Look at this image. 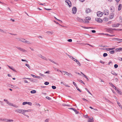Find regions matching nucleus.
Returning <instances> with one entry per match:
<instances>
[{
    "label": "nucleus",
    "mask_w": 122,
    "mask_h": 122,
    "mask_svg": "<svg viewBox=\"0 0 122 122\" xmlns=\"http://www.w3.org/2000/svg\"><path fill=\"white\" fill-rule=\"evenodd\" d=\"M67 41L69 42H71L72 41V40L71 39H68Z\"/></svg>",
    "instance_id": "51"
},
{
    "label": "nucleus",
    "mask_w": 122,
    "mask_h": 122,
    "mask_svg": "<svg viewBox=\"0 0 122 122\" xmlns=\"http://www.w3.org/2000/svg\"><path fill=\"white\" fill-rule=\"evenodd\" d=\"M49 84V83L48 82H47V81H46V82H45V83H44V84L46 85H48Z\"/></svg>",
    "instance_id": "42"
},
{
    "label": "nucleus",
    "mask_w": 122,
    "mask_h": 122,
    "mask_svg": "<svg viewBox=\"0 0 122 122\" xmlns=\"http://www.w3.org/2000/svg\"><path fill=\"white\" fill-rule=\"evenodd\" d=\"M25 66H27L29 69H30V66L29 65V64H25Z\"/></svg>",
    "instance_id": "31"
},
{
    "label": "nucleus",
    "mask_w": 122,
    "mask_h": 122,
    "mask_svg": "<svg viewBox=\"0 0 122 122\" xmlns=\"http://www.w3.org/2000/svg\"><path fill=\"white\" fill-rule=\"evenodd\" d=\"M52 88L53 89H55L56 88V87L55 86H52Z\"/></svg>",
    "instance_id": "44"
},
{
    "label": "nucleus",
    "mask_w": 122,
    "mask_h": 122,
    "mask_svg": "<svg viewBox=\"0 0 122 122\" xmlns=\"http://www.w3.org/2000/svg\"><path fill=\"white\" fill-rule=\"evenodd\" d=\"M113 17V15H112L110 17V18L111 19H112Z\"/></svg>",
    "instance_id": "56"
},
{
    "label": "nucleus",
    "mask_w": 122,
    "mask_h": 122,
    "mask_svg": "<svg viewBox=\"0 0 122 122\" xmlns=\"http://www.w3.org/2000/svg\"><path fill=\"white\" fill-rule=\"evenodd\" d=\"M68 56H69V57L70 58H71V59H72V60L73 59V58H74L73 57H72V56H70L69 55H68Z\"/></svg>",
    "instance_id": "53"
},
{
    "label": "nucleus",
    "mask_w": 122,
    "mask_h": 122,
    "mask_svg": "<svg viewBox=\"0 0 122 122\" xmlns=\"http://www.w3.org/2000/svg\"><path fill=\"white\" fill-rule=\"evenodd\" d=\"M26 40H25V39L24 38H21V41L22 42L24 43H25V42H26Z\"/></svg>",
    "instance_id": "19"
},
{
    "label": "nucleus",
    "mask_w": 122,
    "mask_h": 122,
    "mask_svg": "<svg viewBox=\"0 0 122 122\" xmlns=\"http://www.w3.org/2000/svg\"><path fill=\"white\" fill-rule=\"evenodd\" d=\"M4 101H5V102H6V103L8 104V102H9L7 100H6V99H4Z\"/></svg>",
    "instance_id": "49"
},
{
    "label": "nucleus",
    "mask_w": 122,
    "mask_h": 122,
    "mask_svg": "<svg viewBox=\"0 0 122 122\" xmlns=\"http://www.w3.org/2000/svg\"><path fill=\"white\" fill-rule=\"evenodd\" d=\"M31 75L33 76L34 78H36V76H35L33 74H31Z\"/></svg>",
    "instance_id": "47"
},
{
    "label": "nucleus",
    "mask_w": 122,
    "mask_h": 122,
    "mask_svg": "<svg viewBox=\"0 0 122 122\" xmlns=\"http://www.w3.org/2000/svg\"><path fill=\"white\" fill-rule=\"evenodd\" d=\"M115 50L117 51H120L122 50V48H118L116 49Z\"/></svg>",
    "instance_id": "13"
},
{
    "label": "nucleus",
    "mask_w": 122,
    "mask_h": 122,
    "mask_svg": "<svg viewBox=\"0 0 122 122\" xmlns=\"http://www.w3.org/2000/svg\"><path fill=\"white\" fill-rule=\"evenodd\" d=\"M16 47L17 49H19V50H20V51H21L22 49V48H21L20 47Z\"/></svg>",
    "instance_id": "39"
},
{
    "label": "nucleus",
    "mask_w": 122,
    "mask_h": 122,
    "mask_svg": "<svg viewBox=\"0 0 122 122\" xmlns=\"http://www.w3.org/2000/svg\"><path fill=\"white\" fill-rule=\"evenodd\" d=\"M91 9H86V12L87 13H88L91 12Z\"/></svg>",
    "instance_id": "15"
},
{
    "label": "nucleus",
    "mask_w": 122,
    "mask_h": 122,
    "mask_svg": "<svg viewBox=\"0 0 122 122\" xmlns=\"http://www.w3.org/2000/svg\"><path fill=\"white\" fill-rule=\"evenodd\" d=\"M84 117H85V118H89L88 116L87 115H84Z\"/></svg>",
    "instance_id": "60"
},
{
    "label": "nucleus",
    "mask_w": 122,
    "mask_h": 122,
    "mask_svg": "<svg viewBox=\"0 0 122 122\" xmlns=\"http://www.w3.org/2000/svg\"><path fill=\"white\" fill-rule=\"evenodd\" d=\"M21 51H22L23 52H26L27 51L26 50L23 49H22Z\"/></svg>",
    "instance_id": "52"
},
{
    "label": "nucleus",
    "mask_w": 122,
    "mask_h": 122,
    "mask_svg": "<svg viewBox=\"0 0 122 122\" xmlns=\"http://www.w3.org/2000/svg\"><path fill=\"white\" fill-rule=\"evenodd\" d=\"M77 10L76 7H74L72 9V11L73 14H75Z\"/></svg>",
    "instance_id": "3"
},
{
    "label": "nucleus",
    "mask_w": 122,
    "mask_h": 122,
    "mask_svg": "<svg viewBox=\"0 0 122 122\" xmlns=\"http://www.w3.org/2000/svg\"><path fill=\"white\" fill-rule=\"evenodd\" d=\"M115 52V51H109V53L111 54H113Z\"/></svg>",
    "instance_id": "32"
},
{
    "label": "nucleus",
    "mask_w": 122,
    "mask_h": 122,
    "mask_svg": "<svg viewBox=\"0 0 122 122\" xmlns=\"http://www.w3.org/2000/svg\"><path fill=\"white\" fill-rule=\"evenodd\" d=\"M100 62L101 63H102V64H104V62H103L102 61H100Z\"/></svg>",
    "instance_id": "59"
},
{
    "label": "nucleus",
    "mask_w": 122,
    "mask_h": 122,
    "mask_svg": "<svg viewBox=\"0 0 122 122\" xmlns=\"http://www.w3.org/2000/svg\"><path fill=\"white\" fill-rule=\"evenodd\" d=\"M34 80V79H31V80H30V81H31L34 82L35 81Z\"/></svg>",
    "instance_id": "61"
},
{
    "label": "nucleus",
    "mask_w": 122,
    "mask_h": 122,
    "mask_svg": "<svg viewBox=\"0 0 122 122\" xmlns=\"http://www.w3.org/2000/svg\"><path fill=\"white\" fill-rule=\"evenodd\" d=\"M4 121L5 122H13V120L12 119H4Z\"/></svg>",
    "instance_id": "7"
},
{
    "label": "nucleus",
    "mask_w": 122,
    "mask_h": 122,
    "mask_svg": "<svg viewBox=\"0 0 122 122\" xmlns=\"http://www.w3.org/2000/svg\"><path fill=\"white\" fill-rule=\"evenodd\" d=\"M84 22H85V23H88L89 22V21H88L87 20H86V19H85L84 20Z\"/></svg>",
    "instance_id": "37"
},
{
    "label": "nucleus",
    "mask_w": 122,
    "mask_h": 122,
    "mask_svg": "<svg viewBox=\"0 0 122 122\" xmlns=\"http://www.w3.org/2000/svg\"><path fill=\"white\" fill-rule=\"evenodd\" d=\"M76 62L77 63V64L80 66H81V63H80V62L78 60H76Z\"/></svg>",
    "instance_id": "26"
},
{
    "label": "nucleus",
    "mask_w": 122,
    "mask_h": 122,
    "mask_svg": "<svg viewBox=\"0 0 122 122\" xmlns=\"http://www.w3.org/2000/svg\"><path fill=\"white\" fill-rule=\"evenodd\" d=\"M76 87V89H77V90L78 91L80 92H81V91L79 89V88H78V87L77 86Z\"/></svg>",
    "instance_id": "40"
},
{
    "label": "nucleus",
    "mask_w": 122,
    "mask_h": 122,
    "mask_svg": "<svg viewBox=\"0 0 122 122\" xmlns=\"http://www.w3.org/2000/svg\"><path fill=\"white\" fill-rule=\"evenodd\" d=\"M115 48H107V51H109L111 50H112L114 49Z\"/></svg>",
    "instance_id": "25"
},
{
    "label": "nucleus",
    "mask_w": 122,
    "mask_h": 122,
    "mask_svg": "<svg viewBox=\"0 0 122 122\" xmlns=\"http://www.w3.org/2000/svg\"><path fill=\"white\" fill-rule=\"evenodd\" d=\"M60 71L61 72V73L63 74L64 75H65V74H66V75H67V72L66 71Z\"/></svg>",
    "instance_id": "17"
},
{
    "label": "nucleus",
    "mask_w": 122,
    "mask_h": 122,
    "mask_svg": "<svg viewBox=\"0 0 122 122\" xmlns=\"http://www.w3.org/2000/svg\"><path fill=\"white\" fill-rule=\"evenodd\" d=\"M18 41H21V38H16Z\"/></svg>",
    "instance_id": "55"
},
{
    "label": "nucleus",
    "mask_w": 122,
    "mask_h": 122,
    "mask_svg": "<svg viewBox=\"0 0 122 122\" xmlns=\"http://www.w3.org/2000/svg\"><path fill=\"white\" fill-rule=\"evenodd\" d=\"M76 19L78 21L80 22H82L84 21L82 19H81L79 18L78 17Z\"/></svg>",
    "instance_id": "12"
},
{
    "label": "nucleus",
    "mask_w": 122,
    "mask_h": 122,
    "mask_svg": "<svg viewBox=\"0 0 122 122\" xmlns=\"http://www.w3.org/2000/svg\"><path fill=\"white\" fill-rule=\"evenodd\" d=\"M114 39L116 40L117 41H120L119 42H118V43H119L121 42L122 41V39H120L119 38H114Z\"/></svg>",
    "instance_id": "21"
},
{
    "label": "nucleus",
    "mask_w": 122,
    "mask_h": 122,
    "mask_svg": "<svg viewBox=\"0 0 122 122\" xmlns=\"http://www.w3.org/2000/svg\"><path fill=\"white\" fill-rule=\"evenodd\" d=\"M41 76H37L36 77V78H38L39 79H41Z\"/></svg>",
    "instance_id": "58"
},
{
    "label": "nucleus",
    "mask_w": 122,
    "mask_h": 122,
    "mask_svg": "<svg viewBox=\"0 0 122 122\" xmlns=\"http://www.w3.org/2000/svg\"><path fill=\"white\" fill-rule=\"evenodd\" d=\"M23 110H24L22 109H17L15 110V111L19 113L22 114L23 115L27 117H29V116L25 114V113H24Z\"/></svg>",
    "instance_id": "1"
},
{
    "label": "nucleus",
    "mask_w": 122,
    "mask_h": 122,
    "mask_svg": "<svg viewBox=\"0 0 122 122\" xmlns=\"http://www.w3.org/2000/svg\"><path fill=\"white\" fill-rule=\"evenodd\" d=\"M45 73H47L48 74H49V71H46L45 72Z\"/></svg>",
    "instance_id": "63"
},
{
    "label": "nucleus",
    "mask_w": 122,
    "mask_h": 122,
    "mask_svg": "<svg viewBox=\"0 0 122 122\" xmlns=\"http://www.w3.org/2000/svg\"><path fill=\"white\" fill-rule=\"evenodd\" d=\"M118 67V66L117 64H115L114 65V67L116 68H117Z\"/></svg>",
    "instance_id": "45"
},
{
    "label": "nucleus",
    "mask_w": 122,
    "mask_h": 122,
    "mask_svg": "<svg viewBox=\"0 0 122 122\" xmlns=\"http://www.w3.org/2000/svg\"><path fill=\"white\" fill-rule=\"evenodd\" d=\"M46 33L49 35H50V34H52L53 33V32H51L50 31H47L46 32Z\"/></svg>",
    "instance_id": "22"
},
{
    "label": "nucleus",
    "mask_w": 122,
    "mask_h": 122,
    "mask_svg": "<svg viewBox=\"0 0 122 122\" xmlns=\"http://www.w3.org/2000/svg\"><path fill=\"white\" fill-rule=\"evenodd\" d=\"M86 90L91 95H92V94L89 91L88 89L86 88H85Z\"/></svg>",
    "instance_id": "38"
},
{
    "label": "nucleus",
    "mask_w": 122,
    "mask_h": 122,
    "mask_svg": "<svg viewBox=\"0 0 122 122\" xmlns=\"http://www.w3.org/2000/svg\"><path fill=\"white\" fill-rule=\"evenodd\" d=\"M26 42H25V43H27L28 44H31V43L29 41H27L26 40Z\"/></svg>",
    "instance_id": "57"
},
{
    "label": "nucleus",
    "mask_w": 122,
    "mask_h": 122,
    "mask_svg": "<svg viewBox=\"0 0 122 122\" xmlns=\"http://www.w3.org/2000/svg\"><path fill=\"white\" fill-rule=\"evenodd\" d=\"M65 2L67 3L69 6V7L71 6V4L70 1L69 0H65Z\"/></svg>",
    "instance_id": "8"
},
{
    "label": "nucleus",
    "mask_w": 122,
    "mask_h": 122,
    "mask_svg": "<svg viewBox=\"0 0 122 122\" xmlns=\"http://www.w3.org/2000/svg\"><path fill=\"white\" fill-rule=\"evenodd\" d=\"M104 15H108L109 14V11L107 10H105V11L104 13Z\"/></svg>",
    "instance_id": "11"
},
{
    "label": "nucleus",
    "mask_w": 122,
    "mask_h": 122,
    "mask_svg": "<svg viewBox=\"0 0 122 122\" xmlns=\"http://www.w3.org/2000/svg\"><path fill=\"white\" fill-rule=\"evenodd\" d=\"M97 15L98 16L101 17L103 15V13L100 11H99L97 12Z\"/></svg>",
    "instance_id": "2"
},
{
    "label": "nucleus",
    "mask_w": 122,
    "mask_h": 122,
    "mask_svg": "<svg viewBox=\"0 0 122 122\" xmlns=\"http://www.w3.org/2000/svg\"><path fill=\"white\" fill-rule=\"evenodd\" d=\"M103 20L105 21H107L108 20V18L107 17H105L103 19Z\"/></svg>",
    "instance_id": "41"
},
{
    "label": "nucleus",
    "mask_w": 122,
    "mask_h": 122,
    "mask_svg": "<svg viewBox=\"0 0 122 122\" xmlns=\"http://www.w3.org/2000/svg\"><path fill=\"white\" fill-rule=\"evenodd\" d=\"M104 57H106L107 56V53H104L103 55Z\"/></svg>",
    "instance_id": "36"
},
{
    "label": "nucleus",
    "mask_w": 122,
    "mask_h": 122,
    "mask_svg": "<svg viewBox=\"0 0 122 122\" xmlns=\"http://www.w3.org/2000/svg\"><path fill=\"white\" fill-rule=\"evenodd\" d=\"M95 20L99 22H102V20L100 18H96L95 19Z\"/></svg>",
    "instance_id": "5"
},
{
    "label": "nucleus",
    "mask_w": 122,
    "mask_h": 122,
    "mask_svg": "<svg viewBox=\"0 0 122 122\" xmlns=\"http://www.w3.org/2000/svg\"><path fill=\"white\" fill-rule=\"evenodd\" d=\"M73 84H74V85L76 87L77 86V85L74 82V81L73 82Z\"/></svg>",
    "instance_id": "43"
},
{
    "label": "nucleus",
    "mask_w": 122,
    "mask_h": 122,
    "mask_svg": "<svg viewBox=\"0 0 122 122\" xmlns=\"http://www.w3.org/2000/svg\"><path fill=\"white\" fill-rule=\"evenodd\" d=\"M111 73L113 75H115V76H117V74L114 71H112L111 72Z\"/></svg>",
    "instance_id": "24"
},
{
    "label": "nucleus",
    "mask_w": 122,
    "mask_h": 122,
    "mask_svg": "<svg viewBox=\"0 0 122 122\" xmlns=\"http://www.w3.org/2000/svg\"><path fill=\"white\" fill-rule=\"evenodd\" d=\"M23 111H24V113L25 112H30L31 111V110L28 109V110H24Z\"/></svg>",
    "instance_id": "23"
},
{
    "label": "nucleus",
    "mask_w": 122,
    "mask_h": 122,
    "mask_svg": "<svg viewBox=\"0 0 122 122\" xmlns=\"http://www.w3.org/2000/svg\"><path fill=\"white\" fill-rule=\"evenodd\" d=\"M39 56L41 58L45 60L46 61H47V59L45 57L41 55H40Z\"/></svg>",
    "instance_id": "14"
},
{
    "label": "nucleus",
    "mask_w": 122,
    "mask_h": 122,
    "mask_svg": "<svg viewBox=\"0 0 122 122\" xmlns=\"http://www.w3.org/2000/svg\"><path fill=\"white\" fill-rule=\"evenodd\" d=\"M8 66L10 69L14 71H16L13 69V67H12L10 66Z\"/></svg>",
    "instance_id": "27"
},
{
    "label": "nucleus",
    "mask_w": 122,
    "mask_h": 122,
    "mask_svg": "<svg viewBox=\"0 0 122 122\" xmlns=\"http://www.w3.org/2000/svg\"><path fill=\"white\" fill-rule=\"evenodd\" d=\"M46 98L47 99H48L49 100H51V98L50 97H48V96H46Z\"/></svg>",
    "instance_id": "35"
},
{
    "label": "nucleus",
    "mask_w": 122,
    "mask_h": 122,
    "mask_svg": "<svg viewBox=\"0 0 122 122\" xmlns=\"http://www.w3.org/2000/svg\"><path fill=\"white\" fill-rule=\"evenodd\" d=\"M88 120V122H93L94 121L92 119H92L89 118Z\"/></svg>",
    "instance_id": "18"
},
{
    "label": "nucleus",
    "mask_w": 122,
    "mask_h": 122,
    "mask_svg": "<svg viewBox=\"0 0 122 122\" xmlns=\"http://www.w3.org/2000/svg\"><path fill=\"white\" fill-rule=\"evenodd\" d=\"M8 105H9L10 106H13V107H16V108L17 107H18V106L16 105L15 104H13L11 103L10 102H8Z\"/></svg>",
    "instance_id": "4"
},
{
    "label": "nucleus",
    "mask_w": 122,
    "mask_h": 122,
    "mask_svg": "<svg viewBox=\"0 0 122 122\" xmlns=\"http://www.w3.org/2000/svg\"><path fill=\"white\" fill-rule=\"evenodd\" d=\"M91 19V18L90 17H87L85 19L86 20H90Z\"/></svg>",
    "instance_id": "30"
},
{
    "label": "nucleus",
    "mask_w": 122,
    "mask_h": 122,
    "mask_svg": "<svg viewBox=\"0 0 122 122\" xmlns=\"http://www.w3.org/2000/svg\"><path fill=\"white\" fill-rule=\"evenodd\" d=\"M117 93L118 94H119L120 95H122V92L120 90H118V89L117 90Z\"/></svg>",
    "instance_id": "16"
},
{
    "label": "nucleus",
    "mask_w": 122,
    "mask_h": 122,
    "mask_svg": "<svg viewBox=\"0 0 122 122\" xmlns=\"http://www.w3.org/2000/svg\"><path fill=\"white\" fill-rule=\"evenodd\" d=\"M122 5L121 4H120L118 7V10H120L121 9Z\"/></svg>",
    "instance_id": "20"
},
{
    "label": "nucleus",
    "mask_w": 122,
    "mask_h": 122,
    "mask_svg": "<svg viewBox=\"0 0 122 122\" xmlns=\"http://www.w3.org/2000/svg\"><path fill=\"white\" fill-rule=\"evenodd\" d=\"M27 104H28L30 106H31L32 104L31 102H24L22 103V104L23 105H25Z\"/></svg>",
    "instance_id": "6"
},
{
    "label": "nucleus",
    "mask_w": 122,
    "mask_h": 122,
    "mask_svg": "<svg viewBox=\"0 0 122 122\" xmlns=\"http://www.w3.org/2000/svg\"><path fill=\"white\" fill-rule=\"evenodd\" d=\"M67 74L66 75H68L69 76L71 77L72 76V75L71 74V73H68L67 72Z\"/></svg>",
    "instance_id": "33"
},
{
    "label": "nucleus",
    "mask_w": 122,
    "mask_h": 122,
    "mask_svg": "<svg viewBox=\"0 0 122 122\" xmlns=\"http://www.w3.org/2000/svg\"><path fill=\"white\" fill-rule=\"evenodd\" d=\"M36 92V91L35 90H33L30 91V92L32 93H35Z\"/></svg>",
    "instance_id": "29"
},
{
    "label": "nucleus",
    "mask_w": 122,
    "mask_h": 122,
    "mask_svg": "<svg viewBox=\"0 0 122 122\" xmlns=\"http://www.w3.org/2000/svg\"><path fill=\"white\" fill-rule=\"evenodd\" d=\"M39 74V75L40 76H45V75L44 74H42L41 73H40Z\"/></svg>",
    "instance_id": "48"
},
{
    "label": "nucleus",
    "mask_w": 122,
    "mask_h": 122,
    "mask_svg": "<svg viewBox=\"0 0 122 122\" xmlns=\"http://www.w3.org/2000/svg\"><path fill=\"white\" fill-rule=\"evenodd\" d=\"M83 75L84 76L86 79L88 81L89 80V79L87 78V77L86 75H85L84 74H83Z\"/></svg>",
    "instance_id": "28"
},
{
    "label": "nucleus",
    "mask_w": 122,
    "mask_h": 122,
    "mask_svg": "<svg viewBox=\"0 0 122 122\" xmlns=\"http://www.w3.org/2000/svg\"><path fill=\"white\" fill-rule=\"evenodd\" d=\"M92 33H95L96 32V31L95 30H92Z\"/></svg>",
    "instance_id": "62"
},
{
    "label": "nucleus",
    "mask_w": 122,
    "mask_h": 122,
    "mask_svg": "<svg viewBox=\"0 0 122 122\" xmlns=\"http://www.w3.org/2000/svg\"><path fill=\"white\" fill-rule=\"evenodd\" d=\"M81 83H82L84 85L85 84V83L82 81L81 80H78Z\"/></svg>",
    "instance_id": "46"
},
{
    "label": "nucleus",
    "mask_w": 122,
    "mask_h": 122,
    "mask_svg": "<svg viewBox=\"0 0 122 122\" xmlns=\"http://www.w3.org/2000/svg\"><path fill=\"white\" fill-rule=\"evenodd\" d=\"M49 119H47L45 120V122H48L49 121Z\"/></svg>",
    "instance_id": "50"
},
{
    "label": "nucleus",
    "mask_w": 122,
    "mask_h": 122,
    "mask_svg": "<svg viewBox=\"0 0 122 122\" xmlns=\"http://www.w3.org/2000/svg\"><path fill=\"white\" fill-rule=\"evenodd\" d=\"M105 100H106L107 102H110L111 103V102L107 98H105Z\"/></svg>",
    "instance_id": "54"
},
{
    "label": "nucleus",
    "mask_w": 122,
    "mask_h": 122,
    "mask_svg": "<svg viewBox=\"0 0 122 122\" xmlns=\"http://www.w3.org/2000/svg\"><path fill=\"white\" fill-rule=\"evenodd\" d=\"M49 60L50 61H51V62H53V63H54L55 64H57V63L55 62L54 61H53L50 59H49Z\"/></svg>",
    "instance_id": "34"
},
{
    "label": "nucleus",
    "mask_w": 122,
    "mask_h": 122,
    "mask_svg": "<svg viewBox=\"0 0 122 122\" xmlns=\"http://www.w3.org/2000/svg\"><path fill=\"white\" fill-rule=\"evenodd\" d=\"M119 23L117 24H113L112 25V26L113 27H117L119 26Z\"/></svg>",
    "instance_id": "10"
},
{
    "label": "nucleus",
    "mask_w": 122,
    "mask_h": 122,
    "mask_svg": "<svg viewBox=\"0 0 122 122\" xmlns=\"http://www.w3.org/2000/svg\"><path fill=\"white\" fill-rule=\"evenodd\" d=\"M118 60L120 61H122V58L119 57V58H118Z\"/></svg>",
    "instance_id": "64"
},
{
    "label": "nucleus",
    "mask_w": 122,
    "mask_h": 122,
    "mask_svg": "<svg viewBox=\"0 0 122 122\" xmlns=\"http://www.w3.org/2000/svg\"><path fill=\"white\" fill-rule=\"evenodd\" d=\"M69 109H72L75 112V113H76V114H77V113H78V112H77V111L74 108H69Z\"/></svg>",
    "instance_id": "9"
}]
</instances>
